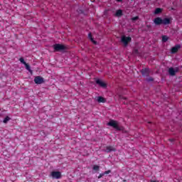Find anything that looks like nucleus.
Wrapping results in <instances>:
<instances>
[{
    "label": "nucleus",
    "mask_w": 182,
    "mask_h": 182,
    "mask_svg": "<svg viewBox=\"0 0 182 182\" xmlns=\"http://www.w3.org/2000/svg\"><path fill=\"white\" fill-rule=\"evenodd\" d=\"M107 126H110L111 127H113L114 129H115V130H119V131L123 130V127H120V125H119V122L113 119L110 120L108 122Z\"/></svg>",
    "instance_id": "f257e3e1"
},
{
    "label": "nucleus",
    "mask_w": 182,
    "mask_h": 182,
    "mask_svg": "<svg viewBox=\"0 0 182 182\" xmlns=\"http://www.w3.org/2000/svg\"><path fill=\"white\" fill-rule=\"evenodd\" d=\"M121 41L122 43H124V46H127V43L132 41V38L124 36L122 37Z\"/></svg>",
    "instance_id": "f03ea898"
},
{
    "label": "nucleus",
    "mask_w": 182,
    "mask_h": 182,
    "mask_svg": "<svg viewBox=\"0 0 182 182\" xmlns=\"http://www.w3.org/2000/svg\"><path fill=\"white\" fill-rule=\"evenodd\" d=\"M54 50L56 51H59V50H65V49L66 48L65 47V46L62 45V44H55L53 46Z\"/></svg>",
    "instance_id": "7ed1b4c3"
},
{
    "label": "nucleus",
    "mask_w": 182,
    "mask_h": 182,
    "mask_svg": "<svg viewBox=\"0 0 182 182\" xmlns=\"http://www.w3.org/2000/svg\"><path fill=\"white\" fill-rule=\"evenodd\" d=\"M62 174L59 171H53L51 172V177L52 178L59 179L60 178Z\"/></svg>",
    "instance_id": "20e7f679"
},
{
    "label": "nucleus",
    "mask_w": 182,
    "mask_h": 182,
    "mask_svg": "<svg viewBox=\"0 0 182 182\" xmlns=\"http://www.w3.org/2000/svg\"><path fill=\"white\" fill-rule=\"evenodd\" d=\"M34 82L36 85H42L43 83V77L37 76L34 78Z\"/></svg>",
    "instance_id": "39448f33"
},
{
    "label": "nucleus",
    "mask_w": 182,
    "mask_h": 182,
    "mask_svg": "<svg viewBox=\"0 0 182 182\" xmlns=\"http://www.w3.org/2000/svg\"><path fill=\"white\" fill-rule=\"evenodd\" d=\"M96 83L97 85H99V86H100V87H104L106 88L107 85L106 84V82H105V81L102 80H96Z\"/></svg>",
    "instance_id": "423d86ee"
},
{
    "label": "nucleus",
    "mask_w": 182,
    "mask_h": 182,
    "mask_svg": "<svg viewBox=\"0 0 182 182\" xmlns=\"http://www.w3.org/2000/svg\"><path fill=\"white\" fill-rule=\"evenodd\" d=\"M178 72V68H170L168 69V73L169 75H171V76H174V75H176V73H177Z\"/></svg>",
    "instance_id": "0eeeda50"
},
{
    "label": "nucleus",
    "mask_w": 182,
    "mask_h": 182,
    "mask_svg": "<svg viewBox=\"0 0 182 182\" xmlns=\"http://www.w3.org/2000/svg\"><path fill=\"white\" fill-rule=\"evenodd\" d=\"M154 23L155 25H161L163 24V19H161L160 17L156 18L154 20Z\"/></svg>",
    "instance_id": "6e6552de"
},
{
    "label": "nucleus",
    "mask_w": 182,
    "mask_h": 182,
    "mask_svg": "<svg viewBox=\"0 0 182 182\" xmlns=\"http://www.w3.org/2000/svg\"><path fill=\"white\" fill-rule=\"evenodd\" d=\"M141 73H142L143 76H149V75L150 73V69H149V68L142 69Z\"/></svg>",
    "instance_id": "1a4fd4ad"
},
{
    "label": "nucleus",
    "mask_w": 182,
    "mask_h": 182,
    "mask_svg": "<svg viewBox=\"0 0 182 182\" xmlns=\"http://www.w3.org/2000/svg\"><path fill=\"white\" fill-rule=\"evenodd\" d=\"M180 48H181V46L180 45H177V46L173 47L171 49V53H176L180 49Z\"/></svg>",
    "instance_id": "9d476101"
},
{
    "label": "nucleus",
    "mask_w": 182,
    "mask_h": 182,
    "mask_svg": "<svg viewBox=\"0 0 182 182\" xmlns=\"http://www.w3.org/2000/svg\"><path fill=\"white\" fill-rule=\"evenodd\" d=\"M171 21V18H164L162 19V24L163 25H169L170 22Z\"/></svg>",
    "instance_id": "9b49d317"
},
{
    "label": "nucleus",
    "mask_w": 182,
    "mask_h": 182,
    "mask_svg": "<svg viewBox=\"0 0 182 182\" xmlns=\"http://www.w3.org/2000/svg\"><path fill=\"white\" fill-rule=\"evenodd\" d=\"M97 101L98 102V103H105L106 102V100L103 97H97Z\"/></svg>",
    "instance_id": "f8f14e48"
},
{
    "label": "nucleus",
    "mask_w": 182,
    "mask_h": 182,
    "mask_svg": "<svg viewBox=\"0 0 182 182\" xmlns=\"http://www.w3.org/2000/svg\"><path fill=\"white\" fill-rule=\"evenodd\" d=\"M100 168V166L99 165H94L92 167V170H94L95 171H99Z\"/></svg>",
    "instance_id": "ddd939ff"
},
{
    "label": "nucleus",
    "mask_w": 182,
    "mask_h": 182,
    "mask_svg": "<svg viewBox=\"0 0 182 182\" xmlns=\"http://www.w3.org/2000/svg\"><path fill=\"white\" fill-rule=\"evenodd\" d=\"M114 148H113L112 146H107L106 149V151L107 152L114 151Z\"/></svg>",
    "instance_id": "4468645a"
},
{
    "label": "nucleus",
    "mask_w": 182,
    "mask_h": 182,
    "mask_svg": "<svg viewBox=\"0 0 182 182\" xmlns=\"http://www.w3.org/2000/svg\"><path fill=\"white\" fill-rule=\"evenodd\" d=\"M25 66H26V69L27 70H28V72H30V73H32V70H31V66H29V65H28V63H26Z\"/></svg>",
    "instance_id": "2eb2a0df"
},
{
    "label": "nucleus",
    "mask_w": 182,
    "mask_h": 182,
    "mask_svg": "<svg viewBox=\"0 0 182 182\" xmlns=\"http://www.w3.org/2000/svg\"><path fill=\"white\" fill-rule=\"evenodd\" d=\"M168 41V37L167 36H162V42H167Z\"/></svg>",
    "instance_id": "dca6fc26"
},
{
    "label": "nucleus",
    "mask_w": 182,
    "mask_h": 182,
    "mask_svg": "<svg viewBox=\"0 0 182 182\" xmlns=\"http://www.w3.org/2000/svg\"><path fill=\"white\" fill-rule=\"evenodd\" d=\"M122 10H118V11H117L115 15H116V16H122Z\"/></svg>",
    "instance_id": "f3484780"
},
{
    "label": "nucleus",
    "mask_w": 182,
    "mask_h": 182,
    "mask_svg": "<svg viewBox=\"0 0 182 182\" xmlns=\"http://www.w3.org/2000/svg\"><path fill=\"white\" fill-rule=\"evenodd\" d=\"M161 12V9L157 8L154 11V14L157 15V14H160Z\"/></svg>",
    "instance_id": "a211bd4d"
},
{
    "label": "nucleus",
    "mask_w": 182,
    "mask_h": 182,
    "mask_svg": "<svg viewBox=\"0 0 182 182\" xmlns=\"http://www.w3.org/2000/svg\"><path fill=\"white\" fill-rule=\"evenodd\" d=\"M88 38H90V39L92 41V42L94 43L95 45H96V41L95 40H93V38H92V33H89Z\"/></svg>",
    "instance_id": "6ab92c4d"
},
{
    "label": "nucleus",
    "mask_w": 182,
    "mask_h": 182,
    "mask_svg": "<svg viewBox=\"0 0 182 182\" xmlns=\"http://www.w3.org/2000/svg\"><path fill=\"white\" fill-rule=\"evenodd\" d=\"M9 120H11V118L9 117H6L3 123H8V122H9Z\"/></svg>",
    "instance_id": "aec40b11"
},
{
    "label": "nucleus",
    "mask_w": 182,
    "mask_h": 182,
    "mask_svg": "<svg viewBox=\"0 0 182 182\" xmlns=\"http://www.w3.org/2000/svg\"><path fill=\"white\" fill-rule=\"evenodd\" d=\"M21 63H23V65H25L26 63V62H25V60L23 59V58H21L19 59Z\"/></svg>",
    "instance_id": "412c9836"
},
{
    "label": "nucleus",
    "mask_w": 182,
    "mask_h": 182,
    "mask_svg": "<svg viewBox=\"0 0 182 182\" xmlns=\"http://www.w3.org/2000/svg\"><path fill=\"white\" fill-rule=\"evenodd\" d=\"M110 173H112V171L108 170V171L104 172V174H105H105H110Z\"/></svg>",
    "instance_id": "4be33fe9"
},
{
    "label": "nucleus",
    "mask_w": 182,
    "mask_h": 182,
    "mask_svg": "<svg viewBox=\"0 0 182 182\" xmlns=\"http://www.w3.org/2000/svg\"><path fill=\"white\" fill-rule=\"evenodd\" d=\"M137 19H139V16H135L134 18H132V21H137Z\"/></svg>",
    "instance_id": "5701e85b"
},
{
    "label": "nucleus",
    "mask_w": 182,
    "mask_h": 182,
    "mask_svg": "<svg viewBox=\"0 0 182 182\" xmlns=\"http://www.w3.org/2000/svg\"><path fill=\"white\" fill-rule=\"evenodd\" d=\"M103 176H105V173H100V176H98V178H102V177H103Z\"/></svg>",
    "instance_id": "b1692460"
},
{
    "label": "nucleus",
    "mask_w": 182,
    "mask_h": 182,
    "mask_svg": "<svg viewBox=\"0 0 182 182\" xmlns=\"http://www.w3.org/2000/svg\"><path fill=\"white\" fill-rule=\"evenodd\" d=\"M119 99H126V97H124L123 96H119Z\"/></svg>",
    "instance_id": "393cba45"
},
{
    "label": "nucleus",
    "mask_w": 182,
    "mask_h": 182,
    "mask_svg": "<svg viewBox=\"0 0 182 182\" xmlns=\"http://www.w3.org/2000/svg\"><path fill=\"white\" fill-rule=\"evenodd\" d=\"M117 2H122V1H123V0H117Z\"/></svg>",
    "instance_id": "a878e982"
},
{
    "label": "nucleus",
    "mask_w": 182,
    "mask_h": 182,
    "mask_svg": "<svg viewBox=\"0 0 182 182\" xmlns=\"http://www.w3.org/2000/svg\"><path fill=\"white\" fill-rule=\"evenodd\" d=\"M174 141V139H171V141Z\"/></svg>",
    "instance_id": "bb28decb"
},
{
    "label": "nucleus",
    "mask_w": 182,
    "mask_h": 182,
    "mask_svg": "<svg viewBox=\"0 0 182 182\" xmlns=\"http://www.w3.org/2000/svg\"><path fill=\"white\" fill-rule=\"evenodd\" d=\"M152 182H158V181H152Z\"/></svg>",
    "instance_id": "cd10ccee"
}]
</instances>
